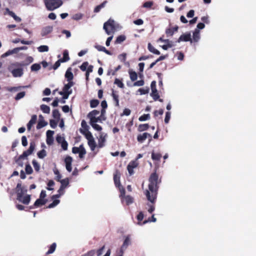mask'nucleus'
<instances>
[{"mask_svg": "<svg viewBox=\"0 0 256 256\" xmlns=\"http://www.w3.org/2000/svg\"><path fill=\"white\" fill-rule=\"evenodd\" d=\"M148 181V188L144 190V194L147 200L152 204H154L155 202L156 199L158 188V185L159 183L158 176L156 172H154L151 174Z\"/></svg>", "mask_w": 256, "mask_h": 256, "instance_id": "nucleus-1", "label": "nucleus"}, {"mask_svg": "<svg viewBox=\"0 0 256 256\" xmlns=\"http://www.w3.org/2000/svg\"><path fill=\"white\" fill-rule=\"evenodd\" d=\"M24 66V64L22 63L15 62L10 64L8 66V70L14 78H20L24 74V70L21 67Z\"/></svg>", "mask_w": 256, "mask_h": 256, "instance_id": "nucleus-2", "label": "nucleus"}, {"mask_svg": "<svg viewBox=\"0 0 256 256\" xmlns=\"http://www.w3.org/2000/svg\"><path fill=\"white\" fill-rule=\"evenodd\" d=\"M106 32L108 35H112L116 30V23L111 19L106 22L103 27Z\"/></svg>", "mask_w": 256, "mask_h": 256, "instance_id": "nucleus-3", "label": "nucleus"}, {"mask_svg": "<svg viewBox=\"0 0 256 256\" xmlns=\"http://www.w3.org/2000/svg\"><path fill=\"white\" fill-rule=\"evenodd\" d=\"M46 8L49 10H53L60 7L63 4L62 0H44Z\"/></svg>", "mask_w": 256, "mask_h": 256, "instance_id": "nucleus-4", "label": "nucleus"}, {"mask_svg": "<svg viewBox=\"0 0 256 256\" xmlns=\"http://www.w3.org/2000/svg\"><path fill=\"white\" fill-rule=\"evenodd\" d=\"M85 137L88 141V145L90 150L94 151L96 145L92 133L90 132H86V134H85Z\"/></svg>", "mask_w": 256, "mask_h": 256, "instance_id": "nucleus-5", "label": "nucleus"}, {"mask_svg": "<svg viewBox=\"0 0 256 256\" xmlns=\"http://www.w3.org/2000/svg\"><path fill=\"white\" fill-rule=\"evenodd\" d=\"M35 148V144L34 142H31L30 144L28 149L24 152L22 154L19 156L20 159H24L28 156L30 155L34 152Z\"/></svg>", "mask_w": 256, "mask_h": 256, "instance_id": "nucleus-6", "label": "nucleus"}, {"mask_svg": "<svg viewBox=\"0 0 256 256\" xmlns=\"http://www.w3.org/2000/svg\"><path fill=\"white\" fill-rule=\"evenodd\" d=\"M17 199L18 200L22 202L24 204H28L30 200V196L29 194H26L24 196L22 192H18L17 194Z\"/></svg>", "mask_w": 256, "mask_h": 256, "instance_id": "nucleus-7", "label": "nucleus"}, {"mask_svg": "<svg viewBox=\"0 0 256 256\" xmlns=\"http://www.w3.org/2000/svg\"><path fill=\"white\" fill-rule=\"evenodd\" d=\"M150 88L152 90V93L150 94L151 96L153 98L154 100H158L160 96L158 92V90L156 88V82L152 81L150 84Z\"/></svg>", "mask_w": 256, "mask_h": 256, "instance_id": "nucleus-8", "label": "nucleus"}, {"mask_svg": "<svg viewBox=\"0 0 256 256\" xmlns=\"http://www.w3.org/2000/svg\"><path fill=\"white\" fill-rule=\"evenodd\" d=\"M107 137V134L100 132L98 138V147L102 148L105 146V142H106V138Z\"/></svg>", "mask_w": 256, "mask_h": 256, "instance_id": "nucleus-9", "label": "nucleus"}, {"mask_svg": "<svg viewBox=\"0 0 256 256\" xmlns=\"http://www.w3.org/2000/svg\"><path fill=\"white\" fill-rule=\"evenodd\" d=\"M138 164V162L136 160H132L128 164L127 166V169L130 175H132L134 174V172L133 170L136 168Z\"/></svg>", "mask_w": 256, "mask_h": 256, "instance_id": "nucleus-10", "label": "nucleus"}, {"mask_svg": "<svg viewBox=\"0 0 256 256\" xmlns=\"http://www.w3.org/2000/svg\"><path fill=\"white\" fill-rule=\"evenodd\" d=\"M190 42L191 43L192 42V40L191 38V34L190 32L183 34L180 36L178 40V42Z\"/></svg>", "mask_w": 256, "mask_h": 256, "instance_id": "nucleus-11", "label": "nucleus"}, {"mask_svg": "<svg viewBox=\"0 0 256 256\" xmlns=\"http://www.w3.org/2000/svg\"><path fill=\"white\" fill-rule=\"evenodd\" d=\"M131 244L130 242V236H127L124 242L122 245V246L120 250V253L124 254V252L126 250L128 246L130 245Z\"/></svg>", "mask_w": 256, "mask_h": 256, "instance_id": "nucleus-12", "label": "nucleus"}, {"mask_svg": "<svg viewBox=\"0 0 256 256\" xmlns=\"http://www.w3.org/2000/svg\"><path fill=\"white\" fill-rule=\"evenodd\" d=\"M53 30V26H48L44 27L41 31V35L42 36H45L51 33Z\"/></svg>", "mask_w": 256, "mask_h": 256, "instance_id": "nucleus-13", "label": "nucleus"}, {"mask_svg": "<svg viewBox=\"0 0 256 256\" xmlns=\"http://www.w3.org/2000/svg\"><path fill=\"white\" fill-rule=\"evenodd\" d=\"M72 158L70 156H69L66 157L64 160V162L66 164V170L68 172H70L72 170Z\"/></svg>", "mask_w": 256, "mask_h": 256, "instance_id": "nucleus-14", "label": "nucleus"}, {"mask_svg": "<svg viewBox=\"0 0 256 256\" xmlns=\"http://www.w3.org/2000/svg\"><path fill=\"white\" fill-rule=\"evenodd\" d=\"M148 138H151L150 134L148 132H144L142 134H138L137 137L138 141L140 142H143Z\"/></svg>", "mask_w": 256, "mask_h": 256, "instance_id": "nucleus-15", "label": "nucleus"}, {"mask_svg": "<svg viewBox=\"0 0 256 256\" xmlns=\"http://www.w3.org/2000/svg\"><path fill=\"white\" fill-rule=\"evenodd\" d=\"M164 44L161 46L162 48L164 50H167L168 48H171L175 46L172 41L168 39H166V40H164Z\"/></svg>", "mask_w": 256, "mask_h": 256, "instance_id": "nucleus-16", "label": "nucleus"}, {"mask_svg": "<svg viewBox=\"0 0 256 256\" xmlns=\"http://www.w3.org/2000/svg\"><path fill=\"white\" fill-rule=\"evenodd\" d=\"M37 120V116L36 115H33L28 124H27L28 130L30 131L32 126L36 124Z\"/></svg>", "mask_w": 256, "mask_h": 256, "instance_id": "nucleus-17", "label": "nucleus"}, {"mask_svg": "<svg viewBox=\"0 0 256 256\" xmlns=\"http://www.w3.org/2000/svg\"><path fill=\"white\" fill-rule=\"evenodd\" d=\"M200 30L198 29H195L194 32H193L192 34V41L194 42H197L200 40Z\"/></svg>", "mask_w": 256, "mask_h": 256, "instance_id": "nucleus-18", "label": "nucleus"}, {"mask_svg": "<svg viewBox=\"0 0 256 256\" xmlns=\"http://www.w3.org/2000/svg\"><path fill=\"white\" fill-rule=\"evenodd\" d=\"M65 77L68 82H72V80L74 78V75L72 72L71 68H68L65 74Z\"/></svg>", "mask_w": 256, "mask_h": 256, "instance_id": "nucleus-19", "label": "nucleus"}, {"mask_svg": "<svg viewBox=\"0 0 256 256\" xmlns=\"http://www.w3.org/2000/svg\"><path fill=\"white\" fill-rule=\"evenodd\" d=\"M5 14H8L11 16L16 22H19L21 21V18L20 17L16 16L14 12L10 11V10L8 8L6 10Z\"/></svg>", "mask_w": 256, "mask_h": 256, "instance_id": "nucleus-20", "label": "nucleus"}, {"mask_svg": "<svg viewBox=\"0 0 256 256\" xmlns=\"http://www.w3.org/2000/svg\"><path fill=\"white\" fill-rule=\"evenodd\" d=\"M100 112L97 110H93L88 114V117L90 119V122L94 121L93 119L98 116Z\"/></svg>", "mask_w": 256, "mask_h": 256, "instance_id": "nucleus-21", "label": "nucleus"}, {"mask_svg": "<svg viewBox=\"0 0 256 256\" xmlns=\"http://www.w3.org/2000/svg\"><path fill=\"white\" fill-rule=\"evenodd\" d=\"M81 126L83 128V130H80L82 134L85 136L86 132H90L88 130V126L87 125L86 122L84 120H82L81 123Z\"/></svg>", "mask_w": 256, "mask_h": 256, "instance_id": "nucleus-22", "label": "nucleus"}, {"mask_svg": "<svg viewBox=\"0 0 256 256\" xmlns=\"http://www.w3.org/2000/svg\"><path fill=\"white\" fill-rule=\"evenodd\" d=\"M114 180L116 186L120 185V174L118 171L114 174Z\"/></svg>", "mask_w": 256, "mask_h": 256, "instance_id": "nucleus-23", "label": "nucleus"}, {"mask_svg": "<svg viewBox=\"0 0 256 256\" xmlns=\"http://www.w3.org/2000/svg\"><path fill=\"white\" fill-rule=\"evenodd\" d=\"M74 85V82H68L67 84H66L63 88V91L64 92H68L71 91L72 92V90L70 88Z\"/></svg>", "mask_w": 256, "mask_h": 256, "instance_id": "nucleus-24", "label": "nucleus"}, {"mask_svg": "<svg viewBox=\"0 0 256 256\" xmlns=\"http://www.w3.org/2000/svg\"><path fill=\"white\" fill-rule=\"evenodd\" d=\"M18 52V48H16L12 50H8L6 52H5L4 54L2 55V57L5 58V57L8 56L10 55H12L14 54H16Z\"/></svg>", "mask_w": 256, "mask_h": 256, "instance_id": "nucleus-25", "label": "nucleus"}, {"mask_svg": "<svg viewBox=\"0 0 256 256\" xmlns=\"http://www.w3.org/2000/svg\"><path fill=\"white\" fill-rule=\"evenodd\" d=\"M148 50L154 54H157V55H159L160 54V52L159 50H158L156 49L152 44L150 43H148Z\"/></svg>", "mask_w": 256, "mask_h": 256, "instance_id": "nucleus-26", "label": "nucleus"}, {"mask_svg": "<svg viewBox=\"0 0 256 256\" xmlns=\"http://www.w3.org/2000/svg\"><path fill=\"white\" fill-rule=\"evenodd\" d=\"M46 202V200L44 199L40 198L36 200L34 204V206L36 207L44 205Z\"/></svg>", "mask_w": 256, "mask_h": 256, "instance_id": "nucleus-27", "label": "nucleus"}, {"mask_svg": "<svg viewBox=\"0 0 256 256\" xmlns=\"http://www.w3.org/2000/svg\"><path fill=\"white\" fill-rule=\"evenodd\" d=\"M80 152H79V157L80 158H82L84 157V156L86 154V150L82 144L80 146Z\"/></svg>", "mask_w": 256, "mask_h": 256, "instance_id": "nucleus-28", "label": "nucleus"}, {"mask_svg": "<svg viewBox=\"0 0 256 256\" xmlns=\"http://www.w3.org/2000/svg\"><path fill=\"white\" fill-rule=\"evenodd\" d=\"M47 124H48V122H46L43 119L40 120L38 121V124L36 126V128L40 129V128L45 126Z\"/></svg>", "mask_w": 256, "mask_h": 256, "instance_id": "nucleus-29", "label": "nucleus"}, {"mask_svg": "<svg viewBox=\"0 0 256 256\" xmlns=\"http://www.w3.org/2000/svg\"><path fill=\"white\" fill-rule=\"evenodd\" d=\"M90 124L97 131H101L102 130V128L97 124H96V121H92L90 122Z\"/></svg>", "mask_w": 256, "mask_h": 256, "instance_id": "nucleus-30", "label": "nucleus"}, {"mask_svg": "<svg viewBox=\"0 0 256 256\" xmlns=\"http://www.w3.org/2000/svg\"><path fill=\"white\" fill-rule=\"evenodd\" d=\"M130 77L132 81L134 82L138 78L137 74L132 70L129 71Z\"/></svg>", "mask_w": 256, "mask_h": 256, "instance_id": "nucleus-31", "label": "nucleus"}, {"mask_svg": "<svg viewBox=\"0 0 256 256\" xmlns=\"http://www.w3.org/2000/svg\"><path fill=\"white\" fill-rule=\"evenodd\" d=\"M41 66L40 64H34L30 66V70L32 72H38Z\"/></svg>", "mask_w": 256, "mask_h": 256, "instance_id": "nucleus-32", "label": "nucleus"}, {"mask_svg": "<svg viewBox=\"0 0 256 256\" xmlns=\"http://www.w3.org/2000/svg\"><path fill=\"white\" fill-rule=\"evenodd\" d=\"M40 110L42 111L44 113H50V108L46 104H42L40 106Z\"/></svg>", "mask_w": 256, "mask_h": 256, "instance_id": "nucleus-33", "label": "nucleus"}, {"mask_svg": "<svg viewBox=\"0 0 256 256\" xmlns=\"http://www.w3.org/2000/svg\"><path fill=\"white\" fill-rule=\"evenodd\" d=\"M38 50L40 52H47L49 50L48 46L46 45H42L38 48Z\"/></svg>", "mask_w": 256, "mask_h": 256, "instance_id": "nucleus-34", "label": "nucleus"}, {"mask_svg": "<svg viewBox=\"0 0 256 256\" xmlns=\"http://www.w3.org/2000/svg\"><path fill=\"white\" fill-rule=\"evenodd\" d=\"M103 112H104V110H102V114ZM104 120L105 118H103L102 114L100 116H98L93 119L94 121H96V124L97 122H102V120Z\"/></svg>", "mask_w": 256, "mask_h": 256, "instance_id": "nucleus-35", "label": "nucleus"}, {"mask_svg": "<svg viewBox=\"0 0 256 256\" xmlns=\"http://www.w3.org/2000/svg\"><path fill=\"white\" fill-rule=\"evenodd\" d=\"M149 128V125L147 124H141L139 125L138 130L139 132H142L147 130Z\"/></svg>", "mask_w": 256, "mask_h": 256, "instance_id": "nucleus-36", "label": "nucleus"}, {"mask_svg": "<svg viewBox=\"0 0 256 256\" xmlns=\"http://www.w3.org/2000/svg\"><path fill=\"white\" fill-rule=\"evenodd\" d=\"M56 243L54 242L50 245L48 250L46 252L47 254H52L56 250Z\"/></svg>", "mask_w": 256, "mask_h": 256, "instance_id": "nucleus-37", "label": "nucleus"}, {"mask_svg": "<svg viewBox=\"0 0 256 256\" xmlns=\"http://www.w3.org/2000/svg\"><path fill=\"white\" fill-rule=\"evenodd\" d=\"M162 157L161 154L159 153L156 154L154 152L152 153V158L154 160H160Z\"/></svg>", "mask_w": 256, "mask_h": 256, "instance_id": "nucleus-38", "label": "nucleus"}, {"mask_svg": "<svg viewBox=\"0 0 256 256\" xmlns=\"http://www.w3.org/2000/svg\"><path fill=\"white\" fill-rule=\"evenodd\" d=\"M112 95L114 100L116 102V106H118L119 105L118 95L114 90L112 91Z\"/></svg>", "mask_w": 256, "mask_h": 256, "instance_id": "nucleus-39", "label": "nucleus"}, {"mask_svg": "<svg viewBox=\"0 0 256 256\" xmlns=\"http://www.w3.org/2000/svg\"><path fill=\"white\" fill-rule=\"evenodd\" d=\"M60 114L59 111L57 109H55L52 111V116L55 119L58 120L60 118Z\"/></svg>", "mask_w": 256, "mask_h": 256, "instance_id": "nucleus-40", "label": "nucleus"}, {"mask_svg": "<svg viewBox=\"0 0 256 256\" xmlns=\"http://www.w3.org/2000/svg\"><path fill=\"white\" fill-rule=\"evenodd\" d=\"M150 114H144L138 118L140 122H144L150 119Z\"/></svg>", "mask_w": 256, "mask_h": 256, "instance_id": "nucleus-41", "label": "nucleus"}, {"mask_svg": "<svg viewBox=\"0 0 256 256\" xmlns=\"http://www.w3.org/2000/svg\"><path fill=\"white\" fill-rule=\"evenodd\" d=\"M59 182H60L61 184L60 186H63L64 188H66L69 184V179H68V178H66L62 180Z\"/></svg>", "mask_w": 256, "mask_h": 256, "instance_id": "nucleus-42", "label": "nucleus"}, {"mask_svg": "<svg viewBox=\"0 0 256 256\" xmlns=\"http://www.w3.org/2000/svg\"><path fill=\"white\" fill-rule=\"evenodd\" d=\"M122 198H124L127 205H129L133 202V198L130 196H124Z\"/></svg>", "mask_w": 256, "mask_h": 256, "instance_id": "nucleus-43", "label": "nucleus"}, {"mask_svg": "<svg viewBox=\"0 0 256 256\" xmlns=\"http://www.w3.org/2000/svg\"><path fill=\"white\" fill-rule=\"evenodd\" d=\"M126 40V36L124 35H120L117 37L115 43L120 44Z\"/></svg>", "mask_w": 256, "mask_h": 256, "instance_id": "nucleus-44", "label": "nucleus"}, {"mask_svg": "<svg viewBox=\"0 0 256 256\" xmlns=\"http://www.w3.org/2000/svg\"><path fill=\"white\" fill-rule=\"evenodd\" d=\"M70 59L68 56V53L67 50H64L63 53V58L61 60V62H66Z\"/></svg>", "mask_w": 256, "mask_h": 256, "instance_id": "nucleus-45", "label": "nucleus"}, {"mask_svg": "<svg viewBox=\"0 0 256 256\" xmlns=\"http://www.w3.org/2000/svg\"><path fill=\"white\" fill-rule=\"evenodd\" d=\"M116 187L118 188L120 192V198H124L125 196V190L124 187L120 184V186H117Z\"/></svg>", "mask_w": 256, "mask_h": 256, "instance_id": "nucleus-46", "label": "nucleus"}, {"mask_svg": "<svg viewBox=\"0 0 256 256\" xmlns=\"http://www.w3.org/2000/svg\"><path fill=\"white\" fill-rule=\"evenodd\" d=\"M37 154L40 158H43L46 156V152L44 150H42L38 152Z\"/></svg>", "mask_w": 256, "mask_h": 256, "instance_id": "nucleus-47", "label": "nucleus"}, {"mask_svg": "<svg viewBox=\"0 0 256 256\" xmlns=\"http://www.w3.org/2000/svg\"><path fill=\"white\" fill-rule=\"evenodd\" d=\"M138 92L140 93V94H145L148 93L149 88L148 87L146 88H140L138 89Z\"/></svg>", "mask_w": 256, "mask_h": 256, "instance_id": "nucleus-48", "label": "nucleus"}, {"mask_svg": "<svg viewBox=\"0 0 256 256\" xmlns=\"http://www.w3.org/2000/svg\"><path fill=\"white\" fill-rule=\"evenodd\" d=\"M60 94L63 96V98L66 100L68 99L69 96L72 94V92L70 91L68 92H59Z\"/></svg>", "mask_w": 256, "mask_h": 256, "instance_id": "nucleus-49", "label": "nucleus"}, {"mask_svg": "<svg viewBox=\"0 0 256 256\" xmlns=\"http://www.w3.org/2000/svg\"><path fill=\"white\" fill-rule=\"evenodd\" d=\"M54 174H56V180L58 182L62 180H61L62 176L60 174L59 171L57 169H56V170H54Z\"/></svg>", "mask_w": 256, "mask_h": 256, "instance_id": "nucleus-50", "label": "nucleus"}, {"mask_svg": "<svg viewBox=\"0 0 256 256\" xmlns=\"http://www.w3.org/2000/svg\"><path fill=\"white\" fill-rule=\"evenodd\" d=\"M60 203V200H54L52 203L50 204L48 208H51L55 207L56 206H57Z\"/></svg>", "mask_w": 256, "mask_h": 256, "instance_id": "nucleus-51", "label": "nucleus"}, {"mask_svg": "<svg viewBox=\"0 0 256 256\" xmlns=\"http://www.w3.org/2000/svg\"><path fill=\"white\" fill-rule=\"evenodd\" d=\"M106 3V2L105 1V2H103L102 4L96 6V8H94V12H100V10H101V8L104 6Z\"/></svg>", "mask_w": 256, "mask_h": 256, "instance_id": "nucleus-52", "label": "nucleus"}, {"mask_svg": "<svg viewBox=\"0 0 256 256\" xmlns=\"http://www.w3.org/2000/svg\"><path fill=\"white\" fill-rule=\"evenodd\" d=\"M32 163L35 170L38 172L40 169V166L36 160H33Z\"/></svg>", "mask_w": 256, "mask_h": 256, "instance_id": "nucleus-53", "label": "nucleus"}, {"mask_svg": "<svg viewBox=\"0 0 256 256\" xmlns=\"http://www.w3.org/2000/svg\"><path fill=\"white\" fill-rule=\"evenodd\" d=\"M114 83L120 88H124V84L118 78L115 79Z\"/></svg>", "mask_w": 256, "mask_h": 256, "instance_id": "nucleus-54", "label": "nucleus"}, {"mask_svg": "<svg viewBox=\"0 0 256 256\" xmlns=\"http://www.w3.org/2000/svg\"><path fill=\"white\" fill-rule=\"evenodd\" d=\"M144 218V214L142 212H140L137 216V220L139 221V222L138 223V225H142V224L140 222L143 220Z\"/></svg>", "mask_w": 256, "mask_h": 256, "instance_id": "nucleus-55", "label": "nucleus"}, {"mask_svg": "<svg viewBox=\"0 0 256 256\" xmlns=\"http://www.w3.org/2000/svg\"><path fill=\"white\" fill-rule=\"evenodd\" d=\"M25 94L26 93L24 92L18 93L15 97L16 100H18L23 98Z\"/></svg>", "mask_w": 256, "mask_h": 256, "instance_id": "nucleus-56", "label": "nucleus"}, {"mask_svg": "<svg viewBox=\"0 0 256 256\" xmlns=\"http://www.w3.org/2000/svg\"><path fill=\"white\" fill-rule=\"evenodd\" d=\"M171 116V113L170 112H167L166 113V116L164 118V122L166 124H168L170 122Z\"/></svg>", "mask_w": 256, "mask_h": 256, "instance_id": "nucleus-57", "label": "nucleus"}, {"mask_svg": "<svg viewBox=\"0 0 256 256\" xmlns=\"http://www.w3.org/2000/svg\"><path fill=\"white\" fill-rule=\"evenodd\" d=\"M25 170L27 174H31L33 172L32 166L29 164H26Z\"/></svg>", "mask_w": 256, "mask_h": 256, "instance_id": "nucleus-58", "label": "nucleus"}, {"mask_svg": "<svg viewBox=\"0 0 256 256\" xmlns=\"http://www.w3.org/2000/svg\"><path fill=\"white\" fill-rule=\"evenodd\" d=\"M33 61H34L33 58L32 56H28L26 58V63L25 64H24V66L28 65L32 63Z\"/></svg>", "mask_w": 256, "mask_h": 256, "instance_id": "nucleus-59", "label": "nucleus"}, {"mask_svg": "<svg viewBox=\"0 0 256 256\" xmlns=\"http://www.w3.org/2000/svg\"><path fill=\"white\" fill-rule=\"evenodd\" d=\"M99 104V101L97 100H93L90 101V105L92 108H96Z\"/></svg>", "mask_w": 256, "mask_h": 256, "instance_id": "nucleus-60", "label": "nucleus"}, {"mask_svg": "<svg viewBox=\"0 0 256 256\" xmlns=\"http://www.w3.org/2000/svg\"><path fill=\"white\" fill-rule=\"evenodd\" d=\"M153 4L154 3L152 1H148L144 4L143 7L145 8H150Z\"/></svg>", "mask_w": 256, "mask_h": 256, "instance_id": "nucleus-61", "label": "nucleus"}, {"mask_svg": "<svg viewBox=\"0 0 256 256\" xmlns=\"http://www.w3.org/2000/svg\"><path fill=\"white\" fill-rule=\"evenodd\" d=\"M54 182L52 180H49V182L48 183V187L47 188V190H52L54 188H52L51 187L54 186Z\"/></svg>", "mask_w": 256, "mask_h": 256, "instance_id": "nucleus-62", "label": "nucleus"}, {"mask_svg": "<svg viewBox=\"0 0 256 256\" xmlns=\"http://www.w3.org/2000/svg\"><path fill=\"white\" fill-rule=\"evenodd\" d=\"M166 33L167 35V36H171L174 34V32L172 29L170 28L166 30Z\"/></svg>", "mask_w": 256, "mask_h": 256, "instance_id": "nucleus-63", "label": "nucleus"}, {"mask_svg": "<svg viewBox=\"0 0 256 256\" xmlns=\"http://www.w3.org/2000/svg\"><path fill=\"white\" fill-rule=\"evenodd\" d=\"M56 140L58 144H62V142L66 141L64 138L60 135L57 136L56 138Z\"/></svg>", "mask_w": 256, "mask_h": 256, "instance_id": "nucleus-64", "label": "nucleus"}]
</instances>
